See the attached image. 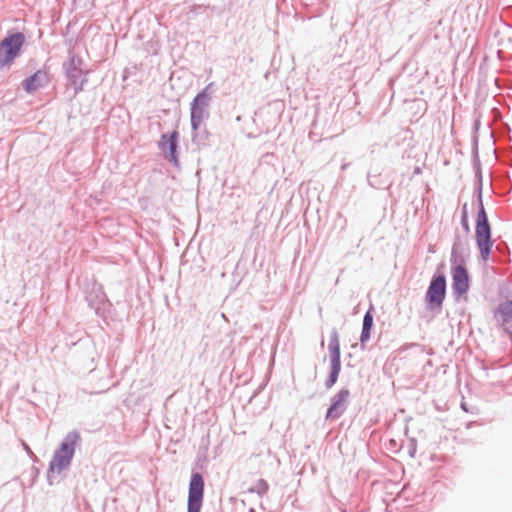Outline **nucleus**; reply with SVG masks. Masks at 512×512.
Segmentation results:
<instances>
[{
	"instance_id": "1a4fd4ad",
	"label": "nucleus",
	"mask_w": 512,
	"mask_h": 512,
	"mask_svg": "<svg viewBox=\"0 0 512 512\" xmlns=\"http://www.w3.org/2000/svg\"><path fill=\"white\" fill-rule=\"evenodd\" d=\"M48 82V76L43 71H37L31 77L27 78L24 82V88L27 92H33L40 87H43Z\"/></svg>"
},
{
	"instance_id": "f8f14e48",
	"label": "nucleus",
	"mask_w": 512,
	"mask_h": 512,
	"mask_svg": "<svg viewBox=\"0 0 512 512\" xmlns=\"http://www.w3.org/2000/svg\"><path fill=\"white\" fill-rule=\"evenodd\" d=\"M329 352L331 356V363H341L340 342L337 334H334L329 342Z\"/></svg>"
},
{
	"instance_id": "423d86ee",
	"label": "nucleus",
	"mask_w": 512,
	"mask_h": 512,
	"mask_svg": "<svg viewBox=\"0 0 512 512\" xmlns=\"http://www.w3.org/2000/svg\"><path fill=\"white\" fill-rule=\"evenodd\" d=\"M446 293V279L444 275L435 276L426 292V302L431 310L438 309L442 306Z\"/></svg>"
},
{
	"instance_id": "f257e3e1",
	"label": "nucleus",
	"mask_w": 512,
	"mask_h": 512,
	"mask_svg": "<svg viewBox=\"0 0 512 512\" xmlns=\"http://www.w3.org/2000/svg\"><path fill=\"white\" fill-rule=\"evenodd\" d=\"M79 439L80 435L78 432H71L66 436L50 462V471L61 472L70 464Z\"/></svg>"
},
{
	"instance_id": "7ed1b4c3",
	"label": "nucleus",
	"mask_w": 512,
	"mask_h": 512,
	"mask_svg": "<svg viewBox=\"0 0 512 512\" xmlns=\"http://www.w3.org/2000/svg\"><path fill=\"white\" fill-rule=\"evenodd\" d=\"M25 37L22 33H14L5 37L0 43V66L10 64L19 54Z\"/></svg>"
},
{
	"instance_id": "20e7f679",
	"label": "nucleus",
	"mask_w": 512,
	"mask_h": 512,
	"mask_svg": "<svg viewBox=\"0 0 512 512\" xmlns=\"http://www.w3.org/2000/svg\"><path fill=\"white\" fill-rule=\"evenodd\" d=\"M211 84L205 87L198 93L191 103V126L193 130H197L201 125L204 118L208 115V106L210 102V88Z\"/></svg>"
},
{
	"instance_id": "f03ea898",
	"label": "nucleus",
	"mask_w": 512,
	"mask_h": 512,
	"mask_svg": "<svg viewBox=\"0 0 512 512\" xmlns=\"http://www.w3.org/2000/svg\"><path fill=\"white\" fill-rule=\"evenodd\" d=\"M476 239L482 258L487 260L492 247V241L490 226L483 207L479 211L477 217Z\"/></svg>"
},
{
	"instance_id": "dca6fc26",
	"label": "nucleus",
	"mask_w": 512,
	"mask_h": 512,
	"mask_svg": "<svg viewBox=\"0 0 512 512\" xmlns=\"http://www.w3.org/2000/svg\"><path fill=\"white\" fill-rule=\"evenodd\" d=\"M370 332H371V330L362 329V333H361V337H360L362 343L367 341L370 338Z\"/></svg>"
},
{
	"instance_id": "4468645a",
	"label": "nucleus",
	"mask_w": 512,
	"mask_h": 512,
	"mask_svg": "<svg viewBox=\"0 0 512 512\" xmlns=\"http://www.w3.org/2000/svg\"><path fill=\"white\" fill-rule=\"evenodd\" d=\"M341 363H332V372L329 379V386L333 385L337 381V377L340 371Z\"/></svg>"
},
{
	"instance_id": "9b49d317",
	"label": "nucleus",
	"mask_w": 512,
	"mask_h": 512,
	"mask_svg": "<svg viewBox=\"0 0 512 512\" xmlns=\"http://www.w3.org/2000/svg\"><path fill=\"white\" fill-rule=\"evenodd\" d=\"M495 314L504 323L512 322V301L500 304Z\"/></svg>"
},
{
	"instance_id": "2eb2a0df",
	"label": "nucleus",
	"mask_w": 512,
	"mask_h": 512,
	"mask_svg": "<svg viewBox=\"0 0 512 512\" xmlns=\"http://www.w3.org/2000/svg\"><path fill=\"white\" fill-rule=\"evenodd\" d=\"M372 326H373V316L372 314L368 311L365 316H364V319H363V328L364 330H371L372 329Z\"/></svg>"
},
{
	"instance_id": "6e6552de",
	"label": "nucleus",
	"mask_w": 512,
	"mask_h": 512,
	"mask_svg": "<svg viewBox=\"0 0 512 512\" xmlns=\"http://www.w3.org/2000/svg\"><path fill=\"white\" fill-rule=\"evenodd\" d=\"M348 396L349 393L346 390L340 391L337 395H335L333 403L327 412V418H336L342 414Z\"/></svg>"
},
{
	"instance_id": "39448f33",
	"label": "nucleus",
	"mask_w": 512,
	"mask_h": 512,
	"mask_svg": "<svg viewBox=\"0 0 512 512\" xmlns=\"http://www.w3.org/2000/svg\"><path fill=\"white\" fill-rule=\"evenodd\" d=\"M204 496V480L201 474L194 473L189 483L187 512H200Z\"/></svg>"
},
{
	"instance_id": "ddd939ff",
	"label": "nucleus",
	"mask_w": 512,
	"mask_h": 512,
	"mask_svg": "<svg viewBox=\"0 0 512 512\" xmlns=\"http://www.w3.org/2000/svg\"><path fill=\"white\" fill-rule=\"evenodd\" d=\"M247 490L251 493H257L259 495H262L267 492L268 490V484L263 479H258L254 485L247 488Z\"/></svg>"
},
{
	"instance_id": "9d476101",
	"label": "nucleus",
	"mask_w": 512,
	"mask_h": 512,
	"mask_svg": "<svg viewBox=\"0 0 512 512\" xmlns=\"http://www.w3.org/2000/svg\"><path fill=\"white\" fill-rule=\"evenodd\" d=\"M177 138L178 132L174 131L169 135L162 136V146L164 150H168L170 154V159L174 162H177L176 157V148H177Z\"/></svg>"
},
{
	"instance_id": "0eeeda50",
	"label": "nucleus",
	"mask_w": 512,
	"mask_h": 512,
	"mask_svg": "<svg viewBox=\"0 0 512 512\" xmlns=\"http://www.w3.org/2000/svg\"><path fill=\"white\" fill-rule=\"evenodd\" d=\"M453 277V290L459 295H463L469 290V276L467 270L462 266L458 265L452 270Z\"/></svg>"
}]
</instances>
